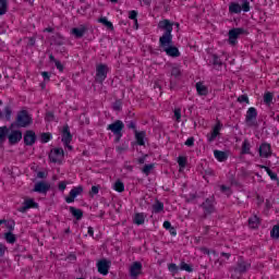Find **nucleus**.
Here are the masks:
<instances>
[{
  "label": "nucleus",
  "instance_id": "1",
  "mask_svg": "<svg viewBox=\"0 0 279 279\" xmlns=\"http://www.w3.org/2000/svg\"><path fill=\"white\" fill-rule=\"evenodd\" d=\"M158 28L162 29L165 33L159 37V47L166 49L167 47L173 45V22L170 20H162L158 23Z\"/></svg>",
  "mask_w": 279,
  "mask_h": 279
},
{
  "label": "nucleus",
  "instance_id": "2",
  "mask_svg": "<svg viewBox=\"0 0 279 279\" xmlns=\"http://www.w3.org/2000/svg\"><path fill=\"white\" fill-rule=\"evenodd\" d=\"M32 123H34V120L32 119V116H29V112L27 110H20L15 121L10 124V130H21V128H28V125H32Z\"/></svg>",
  "mask_w": 279,
  "mask_h": 279
},
{
  "label": "nucleus",
  "instance_id": "3",
  "mask_svg": "<svg viewBox=\"0 0 279 279\" xmlns=\"http://www.w3.org/2000/svg\"><path fill=\"white\" fill-rule=\"evenodd\" d=\"M216 206L217 198H215V195L209 196L199 205V207L203 209V215L205 218L209 217V215L217 213Z\"/></svg>",
  "mask_w": 279,
  "mask_h": 279
},
{
  "label": "nucleus",
  "instance_id": "4",
  "mask_svg": "<svg viewBox=\"0 0 279 279\" xmlns=\"http://www.w3.org/2000/svg\"><path fill=\"white\" fill-rule=\"evenodd\" d=\"M256 119H258V110L254 107L248 108L245 114V123L247 128H258Z\"/></svg>",
  "mask_w": 279,
  "mask_h": 279
},
{
  "label": "nucleus",
  "instance_id": "5",
  "mask_svg": "<svg viewBox=\"0 0 279 279\" xmlns=\"http://www.w3.org/2000/svg\"><path fill=\"white\" fill-rule=\"evenodd\" d=\"M250 269H252V262L245 260V258L243 256H240L235 264L234 272L243 275V274H247V271H250Z\"/></svg>",
  "mask_w": 279,
  "mask_h": 279
},
{
  "label": "nucleus",
  "instance_id": "6",
  "mask_svg": "<svg viewBox=\"0 0 279 279\" xmlns=\"http://www.w3.org/2000/svg\"><path fill=\"white\" fill-rule=\"evenodd\" d=\"M49 161L53 165H62L64 160V149L63 148H52L48 155Z\"/></svg>",
  "mask_w": 279,
  "mask_h": 279
},
{
  "label": "nucleus",
  "instance_id": "7",
  "mask_svg": "<svg viewBox=\"0 0 279 279\" xmlns=\"http://www.w3.org/2000/svg\"><path fill=\"white\" fill-rule=\"evenodd\" d=\"M247 31L243 27L231 28L229 31V45H236L239 36H247Z\"/></svg>",
  "mask_w": 279,
  "mask_h": 279
},
{
  "label": "nucleus",
  "instance_id": "8",
  "mask_svg": "<svg viewBox=\"0 0 279 279\" xmlns=\"http://www.w3.org/2000/svg\"><path fill=\"white\" fill-rule=\"evenodd\" d=\"M106 77H108V65L100 63L96 68L95 82L97 84H104V82H106Z\"/></svg>",
  "mask_w": 279,
  "mask_h": 279
},
{
  "label": "nucleus",
  "instance_id": "9",
  "mask_svg": "<svg viewBox=\"0 0 279 279\" xmlns=\"http://www.w3.org/2000/svg\"><path fill=\"white\" fill-rule=\"evenodd\" d=\"M9 145H19L23 141V132L21 130L12 129L8 135Z\"/></svg>",
  "mask_w": 279,
  "mask_h": 279
},
{
  "label": "nucleus",
  "instance_id": "10",
  "mask_svg": "<svg viewBox=\"0 0 279 279\" xmlns=\"http://www.w3.org/2000/svg\"><path fill=\"white\" fill-rule=\"evenodd\" d=\"M222 128H223V124L221 123V121L217 120V123L211 129L210 134H207L208 143H214L216 141L217 136L221 134Z\"/></svg>",
  "mask_w": 279,
  "mask_h": 279
},
{
  "label": "nucleus",
  "instance_id": "11",
  "mask_svg": "<svg viewBox=\"0 0 279 279\" xmlns=\"http://www.w3.org/2000/svg\"><path fill=\"white\" fill-rule=\"evenodd\" d=\"M129 274L132 279H138V276L143 274V264L141 262H133L130 267Z\"/></svg>",
  "mask_w": 279,
  "mask_h": 279
},
{
  "label": "nucleus",
  "instance_id": "12",
  "mask_svg": "<svg viewBox=\"0 0 279 279\" xmlns=\"http://www.w3.org/2000/svg\"><path fill=\"white\" fill-rule=\"evenodd\" d=\"M82 193H84V186H74L65 197L66 204H73V202H75V197H77V195H82Z\"/></svg>",
  "mask_w": 279,
  "mask_h": 279
},
{
  "label": "nucleus",
  "instance_id": "13",
  "mask_svg": "<svg viewBox=\"0 0 279 279\" xmlns=\"http://www.w3.org/2000/svg\"><path fill=\"white\" fill-rule=\"evenodd\" d=\"M61 136V142L63 143V145H71V142L73 141V134H71V129L69 128V124L63 125Z\"/></svg>",
  "mask_w": 279,
  "mask_h": 279
},
{
  "label": "nucleus",
  "instance_id": "14",
  "mask_svg": "<svg viewBox=\"0 0 279 279\" xmlns=\"http://www.w3.org/2000/svg\"><path fill=\"white\" fill-rule=\"evenodd\" d=\"M36 140H37L36 132H34L33 130H27L24 133V145L26 147H32L33 145H35Z\"/></svg>",
  "mask_w": 279,
  "mask_h": 279
},
{
  "label": "nucleus",
  "instance_id": "15",
  "mask_svg": "<svg viewBox=\"0 0 279 279\" xmlns=\"http://www.w3.org/2000/svg\"><path fill=\"white\" fill-rule=\"evenodd\" d=\"M51 184L45 182V181H39L35 184L33 191L34 193H41L44 195H47L48 191H50Z\"/></svg>",
  "mask_w": 279,
  "mask_h": 279
},
{
  "label": "nucleus",
  "instance_id": "16",
  "mask_svg": "<svg viewBox=\"0 0 279 279\" xmlns=\"http://www.w3.org/2000/svg\"><path fill=\"white\" fill-rule=\"evenodd\" d=\"M125 129V124L121 120H116L111 124L107 125V130L109 132H112V134H117L119 132H123Z\"/></svg>",
  "mask_w": 279,
  "mask_h": 279
},
{
  "label": "nucleus",
  "instance_id": "17",
  "mask_svg": "<svg viewBox=\"0 0 279 279\" xmlns=\"http://www.w3.org/2000/svg\"><path fill=\"white\" fill-rule=\"evenodd\" d=\"M259 158H270L271 156V144L264 142L258 148Z\"/></svg>",
  "mask_w": 279,
  "mask_h": 279
},
{
  "label": "nucleus",
  "instance_id": "18",
  "mask_svg": "<svg viewBox=\"0 0 279 279\" xmlns=\"http://www.w3.org/2000/svg\"><path fill=\"white\" fill-rule=\"evenodd\" d=\"M98 274L102 276H108V271H110V260L108 259H100L97 263Z\"/></svg>",
  "mask_w": 279,
  "mask_h": 279
},
{
  "label": "nucleus",
  "instance_id": "19",
  "mask_svg": "<svg viewBox=\"0 0 279 279\" xmlns=\"http://www.w3.org/2000/svg\"><path fill=\"white\" fill-rule=\"evenodd\" d=\"M29 208H38V203H36L34 198L25 199L23 206L19 208V213H27Z\"/></svg>",
  "mask_w": 279,
  "mask_h": 279
},
{
  "label": "nucleus",
  "instance_id": "20",
  "mask_svg": "<svg viewBox=\"0 0 279 279\" xmlns=\"http://www.w3.org/2000/svg\"><path fill=\"white\" fill-rule=\"evenodd\" d=\"M86 32H88V26L86 25H81L80 27H73L71 29V34L72 36H74V38H84V35L86 34Z\"/></svg>",
  "mask_w": 279,
  "mask_h": 279
},
{
  "label": "nucleus",
  "instance_id": "21",
  "mask_svg": "<svg viewBox=\"0 0 279 279\" xmlns=\"http://www.w3.org/2000/svg\"><path fill=\"white\" fill-rule=\"evenodd\" d=\"M165 53L170 58H180V49L171 44L170 46L163 48Z\"/></svg>",
  "mask_w": 279,
  "mask_h": 279
},
{
  "label": "nucleus",
  "instance_id": "22",
  "mask_svg": "<svg viewBox=\"0 0 279 279\" xmlns=\"http://www.w3.org/2000/svg\"><path fill=\"white\" fill-rule=\"evenodd\" d=\"M135 141H136V145H138L140 147H144L145 145V136H147V132L146 131H140L135 130Z\"/></svg>",
  "mask_w": 279,
  "mask_h": 279
},
{
  "label": "nucleus",
  "instance_id": "23",
  "mask_svg": "<svg viewBox=\"0 0 279 279\" xmlns=\"http://www.w3.org/2000/svg\"><path fill=\"white\" fill-rule=\"evenodd\" d=\"M69 211L71 213L72 217H74V219H76V221H82V219L84 218V210L70 206L69 207Z\"/></svg>",
  "mask_w": 279,
  "mask_h": 279
},
{
  "label": "nucleus",
  "instance_id": "24",
  "mask_svg": "<svg viewBox=\"0 0 279 279\" xmlns=\"http://www.w3.org/2000/svg\"><path fill=\"white\" fill-rule=\"evenodd\" d=\"M197 171H199L201 175H203L204 180H206V175L211 177L215 175V171L213 170V168L209 167H204V163H201L197 167Z\"/></svg>",
  "mask_w": 279,
  "mask_h": 279
},
{
  "label": "nucleus",
  "instance_id": "25",
  "mask_svg": "<svg viewBox=\"0 0 279 279\" xmlns=\"http://www.w3.org/2000/svg\"><path fill=\"white\" fill-rule=\"evenodd\" d=\"M260 226V218L256 215H253L252 217L248 218V228L251 230H258Z\"/></svg>",
  "mask_w": 279,
  "mask_h": 279
},
{
  "label": "nucleus",
  "instance_id": "26",
  "mask_svg": "<svg viewBox=\"0 0 279 279\" xmlns=\"http://www.w3.org/2000/svg\"><path fill=\"white\" fill-rule=\"evenodd\" d=\"M259 169H265V171L269 175L270 180H274L275 182H277V185L279 186L278 173L272 172L270 167L263 166V165L259 166Z\"/></svg>",
  "mask_w": 279,
  "mask_h": 279
},
{
  "label": "nucleus",
  "instance_id": "27",
  "mask_svg": "<svg viewBox=\"0 0 279 279\" xmlns=\"http://www.w3.org/2000/svg\"><path fill=\"white\" fill-rule=\"evenodd\" d=\"M0 119H5V121H12V107H4L3 111H0Z\"/></svg>",
  "mask_w": 279,
  "mask_h": 279
},
{
  "label": "nucleus",
  "instance_id": "28",
  "mask_svg": "<svg viewBox=\"0 0 279 279\" xmlns=\"http://www.w3.org/2000/svg\"><path fill=\"white\" fill-rule=\"evenodd\" d=\"M196 90L201 97H206L208 95V87L202 82L196 83Z\"/></svg>",
  "mask_w": 279,
  "mask_h": 279
},
{
  "label": "nucleus",
  "instance_id": "29",
  "mask_svg": "<svg viewBox=\"0 0 279 279\" xmlns=\"http://www.w3.org/2000/svg\"><path fill=\"white\" fill-rule=\"evenodd\" d=\"M214 156L218 162H226L228 160V153L223 150H214Z\"/></svg>",
  "mask_w": 279,
  "mask_h": 279
},
{
  "label": "nucleus",
  "instance_id": "30",
  "mask_svg": "<svg viewBox=\"0 0 279 279\" xmlns=\"http://www.w3.org/2000/svg\"><path fill=\"white\" fill-rule=\"evenodd\" d=\"M145 217H147L144 213H136L133 218V223L135 226H143L145 223Z\"/></svg>",
  "mask_w": 279,
  "mask_h": 279
},
{
  "label": "nucleus",
  "instance_id": "31",
  "mask_svg": "<svg viewBox=\"0 0 279 279\" xmlns=\"http://www.w3.org/2000/svg\"><path fill=\"white\" fill-rule=\"evenodd\" d=\"M10 126L8 128L7 125L0 126V144L5 143V138H8L10 134Z\"/></svg>",
  "mask_w": 279,
  "mask_h": 279
},
{
  "label": "nucleus",
  "instance_id": "32",
  "mask_svg": "<svg viewBox=\"0 0 279 279\" xmlns=\"http://www.w3.org/2000/svg\"><path fill=\"white\" fill-rule=\"evenodd\" d=\"M165 210V203L160 202L159 199L155 201V204L153 205V213L155 215H159V213H163Z\"/></svg>",
  "mask_w": 279,
  "mask_h": 279
},
{
  "label": "nucleus",
  "instance_id": "33",
  "mask_svg": "<svg viewBox=\"0 0 279 279\" xmlns=\"http://www.w3.org/2000/svg\"><path fill=\"white\" fill-rule=\"evenodd\" d=\"M98 23H101V25L107 27V29H109L110 32H114V25L112 24V22L108 21V17L106 16L99 17Z\"/></svg>",
  "mask_w": 279,
  "mask_h": 279
},
{
  "label": "nucleus",
  "instance_id": "34",
  "mask_svg": "<svg viewBox=\"0 0 279 279\" xmlns=\"http://www.w3.org/2000/svg\"><path fill=\"white\" fill-rule=\"evenodd\" d=\"M241 4L238 2H230L229 3V13L230 14H241Z\"/></svg>",
  "mask_w": 279,
  "mask_h": 279
},
{
  "label": "nucleus",
  "instance_id": "35",
  "mask_svg": "<svg viewBox=\"0 0 279 279\" xmlns=\"http://www.w3.org/2000/svg\"><path fill=\"white\" fill-rule=\"evenodd\" d=\"M250 149H252V145L250 144V140H244L243 143H242L241 155L245 156L247 154H252V151Z\"/></svg>",
  "mask_w": 279,
  "mask_h": 279
},
{
  "label": "nucleus",
  "instance_id": "36",
  "mask_svg": "<svg viewBox=\"0 0 279 279\" xmlns=\"http://www.w3.org/2000/svg\"><path fill=\"white\" fill-rule=\"evenodd\" d=\"M264 104H265V106H267L268 108L271 107V104H274V93H271V92H265V94H264Z\"/></svg>",
  "mask_w": 279,
  "mask_h": 279
},
{
  "label": "nucleus",
  "instance_id": "37",
  "mask_svg": "<svg viewBox=\"0 0 279 279\" xmlns=\"http://www.w3.org/2000/svg\"><path fill=\"white\" fill-rule=\"evenodd\" d=\"M4 240L10 245H14V243H16V234H13L12 231H8L4 233Z\"/></svg>",
  "mask_w": 279,
  "mask_h": 279
},
{
  "label": "nucleus",
  "instance_id": "38",
  "mask_svg": "<svg viewBox=\"0 0 279 279\" xmlns=\"http://www.w3.org/2000/svg\"><path fill=\"white\" fill-rule=\"evenodd\" d=\"M52 40L58 47H62V45H64V36L60 33H56V35L52 36Z\"/></svg>",
  "mask_w": 279,
  "mask_h": 279
},
{
  "label": "nucleus",
  "instance_id": "39",
  "mask_svg": "<svg viewBox=\"0 0 279 279\" xmlns=\"http://www.w3.org/2000/svg\"><path fill=\"white\" fill-rule=\"evenodd\" d=\"M179 268L181 271H187V274H193V265L186 264V262L181 260Z\"/></svg>",
  "mask_w": 279,
  "mask_h": 279
},
{
  "label": "nucleus",
  "instance_id": "40",
  "mask_svg": "<svg viewBox=\"0 0 279 279\" xmlns=\"http://www.w3.org/2000/svg\"><path fill=\"white\" fill-rule=\"evenodd\" d=\"M113 189L118 193H123V191H125V184L121 180H117L113 185Z\"/></svg>",
  "mask_w": 279,
  "mask_h": 279
},
{
  "label": "nucleus",
  "instance_id": "41",
  "mask_svg": "<svg viewBox=\"0 0 279 279\" xmlns=\"http://www.w3.org/2000/svg\"><path fill=\"white\" fill-rule=\"evenodd\" d=\"M8 14V0H0V16Z\"/></svg>",
  "mask_w": 279,
  "mask_h": 279
},
{
  "label": "nucleus",
  "instance_id": "42",
  "mask_svg": "<svg viewBox=\"0 0 279 279\" xmlns=\"http://www.w3.org/2000/svg\"><path fill=\"white\" fill-rule=\"evenodd\" d=\"M51 138H53V135L49 132L40 134V143H43V144L49 143V141H51Z\"/></svg>",
  "mask_w": 279,
  "mask_h": 279
},
{
  "label": "nucleus",
  "instance_id": "43",
  "mask_svg": "<svg viewBox=\"0 0 279 279\" xmlns=\"http://www.w3.org/2000/svg\"><path fill=\"white\" fill-rule=\"evenodd\" d=\"M177 162H178L180 169H185L186 162H189V160L186 159V156H179L177 159Z\"/></svg>",
  "mask_w": 279,
  "mask_h": 279
},
{
  "label": "nucleus",
  "instance_id": "44",
  "mask_svg": "<svg viewBox=\"0 0 279 279\" xmlns=\"http://www.w3.org/2000/svg\"><path fill=\"white\" fill-rule=\"evenodd\" d=\"M112 109H113L116 112H121V111L123 110V101H121V99L116 100V101L112 104Z\"/></svg>",
  "mask_w": 279,
  "mask_h": 279
},
{
  "label": "nucleus",
  "instance_id": "45",
  "mask_svg": "<svg viewBox=\"0 0 279 279\" xmlns=\"http://www.w3.org/2000/svg\"><path fill=\"white\" fill-rule=\"evenodd\" d=\"M168 270L170 272H172V276H175V274H179L180 271V266H177L175 264L171 263V264H168Z\"/></svg>",
  "mask_w": 279,
  "mask_h": 279
},
{
  "label": "nucleus",
  "instance_id": "46",
  "mask_svg": "<svg viewBox=\"0 0 279 279\" xmlns=\"http://www.w3.org/2000/svg\"><path fill=\"white\" fill-rule=\"evenodd\" d=\"M155 163H148L145 165L142 169V173H144V175H149V173H151V169H154Z\"/></svg>",
  "mask_w": 279,
  "mask_h": 279
},
{
  "label": "nucleus",
  "instance_id": "47",
  "mask_svg": "<svg viewBox=\"0 0 279 279\" xmlns=\"http://www.w3.org/2000/svg\"><path fill=\"white\" fill-rule=\"evenodd\" d=\"M4 226L9 230L8 232H14L16 222L14 221V219H10V220H7V225H4Z\"/></svg>",
  "mask_w": 279,
  "mask_h": 279
},
{
  "label": "nucleus",
  "instance_id": "48",
  "mask_svg": "<svg viewBox=\"0 0 279 279\" xmlns=\"http://www.w3.org/2000/svg\"><path fill=\"white\" fill-rule=\"evenodd\" d=\"M229 182H230L231 186H236L238 189L243 187V184H241V182H239V180H236V178H234V175L230 177Z\"/></svg>",
  "mask_w": 279,
  "mask_h": 279
},
{
  "label": "nucleus",
  "instance_id": "49",
  "mask_svg": "<svg viewBox=\"0 0 279 279\" xmlns=\"http://www.w3.org/2000/svg\"><path fill=\"white\" fill-rule=\"evenodd\" d=\"M271 239H279V225H275L270 231Z\"/></svg>",
  "mask_w": 279,
  "mask_h": 279
},
{
  "label": "nucleus",
  "instance_id": "50",
  "mask_svg": "<svg viewBox=\"0 0 279 279\" xmlns=\"http://www.w3.org/2000/svg\"><path fill=\"white\" fill-rule=\"evenodd\" d=\"M171 76L172 77H182V70H180V68H178V66H173L171 69Z\"/></svg>",
  "mask_w": 279,
  "mask_h": 279
},
{
  "label": "nucleus",
  "instance_id": "51",
  "mask_svg": "<svg viewBox=\"0 0 279 279\" xmlns=\"http://www.w3.org/2000/svg\"><path fill=\"white\" fill-rule=\"evenodd\" d=\"M239 104H250V97L247 94L240 95L236 99Z\"/></svg>",
  "mask_w": 279,
  "mask_h": 279
},
{
  "label": "nucleus",
  "instance_id": "52",
  "mask_svg": "<svg viewBox=\"0 0 279 279\" xmlns=\"http://www.w3.org/2000/svg\"><path fill=\"white\" fill-rule=\"evenodd\" d=\"M174 119L177 123H180V121H182V109L180 108L174 109Z\"/></svg>",
  "mask_w": 279,
  "mask_h": 279
},
{
  "label": "nucleus",
  "instance_id": "53",
  "mask_svg": "<svg viewBox=\"0 0 279 279\" xmlns=\"http://www.w3.org/2000/svg\"><path fill=\"white\" fill-rule=\"evenodd\" d=\"M213 64L214 66H222L223 62H221V59H219V56L213 54Z\"/></svg>",
  "mask_w": 279,
  "mask_h": 279
},
{
  "label": "nucleus",
  "instance_id": "54",
  "mask_svg": "<svg viewBox=\"0 0 279 279\" xmlns=\"http://www.w3.org/2000/svg\"><path fill=\"white\" fill-rule=\"evenodd\" d=\"M241 11L243 12H250V1L248 0H242Z\"/></svg>",
  "mask_w": 279,
  "mask_h": 279
},
{
  "label": "nucleus",
  "instance_id": "55",
  "mask_svg": "<svg viewBox=\"0 0 279 279\" xmlns=\"http://www.w3.org/2000/svg\"><path fill=\"white\" fill-rule=\"evenodd\" d=\"M129 19L131 21H135L136 22V20H138V11H136V10L130 11L129 12Z\"/></svg>",
  "mask_w": 279,
  "mask_h": 279
},
{
  "label": "nucleus",
  "instance_id": "56",
  "mask_svg": "<svg viewBox=\"0 0 279 279\" xmlns=\"http://www.w3.org/2000/svg\"><path fill=\"white\" fill-rule=\"evenodd\" d=\"M113 135L116 136L113 140V143H121V138H123V131H120L118 133H113Z\"/></svg>",
  "mask_w": 279,
  "mask_h": 279
},
{
  "label": "nucleus",
  "instance_id": "57",
  "mask_svg": "<svg viewBox=\"0 0 279 279\" xmlns=\"http://www.w3.org/2000/svg\"><path fill=\"white\" fill-rule=\"evenodd\" d=\"M113 135L116 136L113 140V143H121V138H123V131H120L118 133H113Z\"/></svg>",
  "mask_w": 279,
  "mask_h": 279
},
{
  "label": "nucleus",
  "instance_id": "58",
  "mask_svg": "<svg viewBox=\"0 0 279 279\" xmlns=\"http://www.w3.org/2000/svg\"><path fill=\"white\" fill-rule=\"evenodd\" d=\"M5 252H8V246L3 243H0V258L5 256Z\"/></svg>",
  "mask_w": 279,
  "mask_h": 279
},
{
  "label": "nucleus",
  "instance_id": "59",
  "mask_svg": "<svg viewBox=\"0 0 279 279\" xmlns=\"http://www.w3.org/2000/svg\"><path fill=\"white\" fill-rule=\"evenodd\" d=\"M98 193H99V186L94 185V186H92V190L89 191V196L95 197V195H97Z\"/></svg>",
  "mask_w": 279,
  "mask_h": 279
},
{
  "label": "nucleus",
  "instance_id": "60",
  "mask_svg": "<svg viewBox=\"0 0 279 279\" xmlns=\"http://www.w3.org/2000/svg\"><path fill=\"white\" fill-rule=\"evenodd\" d=\"M46 121L51 122L56 119V116L53 114V111L46 112Z\"/></svg>",
  "mask_w": 279,
  "mask_h": 279
},
{
  "label": "nucleus",
  "instance_id": "61",
  "mask_svg": "<svg viewBox=\"0 0 279 279\" xmlns=\"http://www.w3.org/2000/svg\"><path fill=\"white\" fill-rule=\"evenodd\" d=\"M117 151H119V154H123V151H128V144L123 143L120 146H117Z\"/></svg>",
  "mask_w": 279,
  "mask_h": 279
},
{
  "label": "nucleus",
  "instance_id": "62",
  "mask_svg": "<svg viewBox=\"0 0 279 279\" xmlns=\"http://www.w3.org/2000/svg\"><path fill=\"white\" fill-rule=\"evenodd\" d=\"M66 184H68L66 181L59 182L58 189H59V191H61V193L66 191Z\"/></svg>",
  "mask_w": 279,
  "mask_h": 279
},
{
  "label": "nucleus",
  "instance_id": "63",
  "mask_svg": "<svg viewBox=\"0 0 279 279\" xmlns=\"http://www.w3.org/2000/svg\"><path fill=\"white\" fill-rule=\"evenodd\" d=\"M28 43L27 47H35L36 46V37H26Z\"/></svg>",
  "mask_w": 279,
  "mask_h": 279
},
{
  "label": "nucleus",
  "instance_id": "64",
  "mask_svg": "<svg viewBox=\"0 0 279 279\" xmlns=\"http://www.w3.org/2000/svg\"><path fill=\"white\" fill-rule=\"evenodd\" d=\"M185 145H186V147H193L195 145V137H189L185 141Z\"/></svg>",
  "mask_w": 279,
  "mask_h": 279
}]
</instances>
